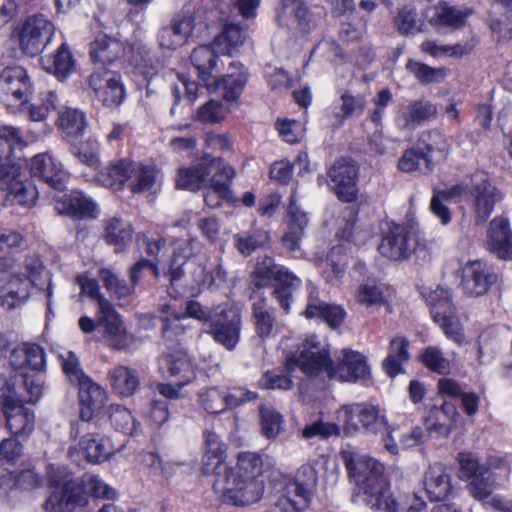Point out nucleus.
Wrapping results in <instances>:
<instances>
[{
	"instance_id": "nucleus-1",
	"label": "nucleus",
	"mask_w": 512,
	"mask_h": 512,
	"mask_svg": "<svg viewBox=\"0 0 512 512\" xmlns=\"http://www.w3.org/2000/svg\"><path fill=\"white\" fill-rule=\"evenodd\" d=\"M341 362L335 366L329 350L322 345L318 337H308L295 353L286 359V369L293 371L298 367L306 376L317 377L326 372L329 379L340 381H356L365 379L369 375V367L365 357L352 350H343Z\"/></svg>"
},
{
	"instance_id": "nucleus-2",
	"label": "nucleus",
	"mask_w": 512,
	"mask_h": 512,
	"mask_svg": "<svg viewBox=\"0 0 512 512\" xmlns=\"http://www.w3.org/2000/svg\"><path fill=\"white\" fill-rule=\"evenodd\" d=\"M341 457L358 494L363 496V502L367 506L373 510L398 512L399 504L390 491L382 463L360 454L352 447L342 450Z\"/></svg>"
},
{
	"instance_id": "nucleus-3",
	"label": "nucleus",
	"mask_w": 512,
	"mask_h": 512,
	"mask_svg": "<svg viewBox=\"0 0 512 512\" xmlns=\"http://www.w3.org/2000/svg\"><path fill=\"white\" fill-rule=\"evenodd\" d=\"M49 483L53 490L43 504L47 512L67 509L71 506H85L89 495L112 499L116 494L112 488L93 474H85L81 480H61L54 474H50Z\"/></svg>"
},
{
	"instance_id": "nucleus-4",
	"label": "nucleus",
	"mask_w": 512,
	"mask_h": 512,
	"mask_svg": "<svg viewBox=\"0 0 512 512\" xmlns=\"http://www.w3.org/2000/svg\"><path fill=\"white\" fill-rule=\"evenodd\" d=\"M256 287L262 288L275 282L273 295L287 313L290 309L293 291L302 283L301 279L286 267L275 264L271 257L265 256L259 260L252 273Z\"/></svg>"
},
{
	"instance_id": "nucleus-5",
	"label": "nucleus",
	"mask_w": 512,
	"mask_h": 512,
	"mask_svg": "<svg viewBox=\"0 0 512 512\" xmlns=\"http://www.w3.org/2000/svg\"><path fill=\"white\" fill-rule=\"evenodd\" d=\"M55 32L53 22L44 14L28 16L14 30L20 50L31 57L40 54Z\"/></svg>"
},
{
	"instance_id": "nucleus-6",
	"label": "nucleus",
	"mask_w": 512,
	"mask_h": 512,
	"mask_svg": "<svg viewBox=\"0 0 512 512\" xmlns=\"http://www.w3.org/2000/svg\"><path fill=\"white\" fill-rule=\"evenodd\" d=\"M216 490L223 495L224 501L235 506H244L257 502L263 492V485L253 476L241 477V474H232L226 471L216 476L214 482Z\"/></svg>"
},
{
	"instance_id": "nucleus-7",
	"label": "nucleus",
	"mask_w": 512,
	"mask_h": 512,
	"mask_svg": "<svg viewBox=\"0 0 512 512\" xmlns=\"http://www.w3.org/2000/svg\"><path fill=\"white\" fill-rule=\"evenodd\" d=\"M316 484V469L310 464L302 465L297 471L295 481L287 486V493L294 495L298 500L282 496L270 506L267 512H297L310 501Z\"/></svg>"
},
{
	"instance_id": "nucleus-8",
	"label": "nucleus",
	"mask_w": 512,
	"mask_h": 512,
	"mask_svg": "<svg viewBox=\"0 0 512 512\" xmlns=\"http://www.w3.org/2000/svg\"><path fill=\"white\" fill-rule=\"evenodd\" d=\"M469 194L472 198L471 207L475 223L484 225L495 205L503 199V194L483 172H477L472 176Z\"/></svg>"
},
{
	"instance_id": "nucleus-9",
	"label": "nucleus",
	"mask_w": 512,
	"mask_h": 512,
	"mask_svg": "<svg viewBox=\"0 0 512 512\" xmlns=\"http://www.w3.org/2000/svg\"><path fill=\"white\" fill-rule=\"evenodd\" d=\"M257 397L256 392L242 387L229 391L219 387H204L198 392V403L207 413L220 414L246 402L254 401Z\"/></svg>"
},
{
	"instance_id": "nucleus-10",
	"label": "nucleus",
	"mask_w": 512,
	"mask_h": 512,
	"mask_svg": "<svg viewBox=\"0 0 512 512\" xmlns=\"http://www.w3.org/2000/svg\"><path fill=\"white\" fill-rule=\"evenodd\" d=\"M77 386L81 410L80 420L71 425V436L73 438L80 437L82 432L89 429L90 420L104 407L107 401L105 389L93 382L90 378L82 381Z\"/></svg>"
},
{
	"instance_id": "nucleus-11",
	"label": "nucleus",
	"mask_w": 512,
	"mask_h": 512,
	"mask_svg": "<svg viewBox=\"0 0 512 512\" xmlns=\"http://www.w3.org/2000/svg\"><path fill=\"white\" fill-rule=\"evenodd\" d=\"M427 302L431 306L434 321L441 326L446 336L461 344L464 341V335L460 322L455 316V307L449 292L443 288H437L429 293Z\"/></svg>"
},
{
	"instance_id": "nucleus-12",
	"label": "nucleus",
	"mask_w": 512,
	"mask_h": 512,
	"mask_svg": "<svg viewBox=\"0 0 512 512\" xmlns=\"http://www.w3.org/2000/svg\"><path fill=\"white\" fill-rule=\"evenodd\" d=\"M103 313L100 314L99 323L104 327V337L109 347L116 351L131 352L142 343L136 335L129 333L124 326L121 316L114 306L102 303Z\"/></svg>"
},
{
	"instance_id": "nucleus-13",
	"label": "nucleus",
	"mask_w": 512,
	"mask_h": 512,
	"mask_svg": "<svg viewBox=\"0 0 512 512\" xmlns=\"http://www.w3.org/2000/svg\"><path fill=\"white\" fill-rule=\"evenodd\" d=\"M242 317L240 309L229 306L210 319L208 333L227 350H234L240 340Z\"/></svg>"
},
{
	"instance_id": "nucleus-14",
	"label": "nucleus",
	"mask_w": 512,
	"mask_h": 512,
	"mask_svg": "<svg viewBox=\"0 0 512 512\" xmlns=\"http://www.w3.org/2000/svg\"><path fill=\"white\" fill-rule=\"evenodd\" d=\"M359 167L349 158L337 159L328 170L330 187L342 202L351 203L357 199Z\"/></svg>"
},
{
	"instance_id": "nucleus-15",
	"label": "nucleus",
	"mask_w": 512,
	"mask_h": 512,
	"mask_svg": "<svg viewBox=\"0 0 512 512\" xmlns=\"http://www.w3.org/2000/svg\"><path fill=\"white\" fill-rule=\"evenodd\" d=\"M88 85L103 105L113 108L119 106L125 98L121 77L113 71L100 69L88 77Z\"/></svg>"
},
{
	"instance_id": "nucleus-16",
	"label": "nucleus",
	"mask_w": 512,
	"mask_h": 512,
	"mask_svg": "<svg viewBox=\"0 0 512 512\" xmlns=\"http://www.w3.org/2000/svg\"><path fill=\"white\" fill-rule=\"evenodd\" d=\"M0 187L7 191L11 201L21 206H33L38 197L35 185L32 181L21 179L20 167L16 164L0 170Z\"/></svg>"
},
{
	"instance_id": "nucleus-17",
	"label": "nucleus",
	"mask_w": 512,
	"mask_h": 512,
	"mask_svg": "<svg viewBox=\"0 0 512 512\" xmlns=\"http://www.w3.org/2000/svg\"><path fill=\"white\" fill-rule=\"evenodd\" d=\"M415 245V237L407 227L395 225L382 238L378 250L382 256L399 261L408 259L414 252Z\"/></svg>"
},
{
	"instance_id": "nucleus-18",
	"label": "nucleus",
	"mask_w": 512,
	"mask_h": 512,
	"mask_svg": "<svg viewBox=\"0 0 512 512\" xmlns=\"http://www.w3.org/2000/svg\"><path fill=\"white\" fill-rule=\"evenodd\" d=\"M496 281L497 275L482 261H471L463 267L461 286L470 297L486 294Z\"/></svg>"
},
{
	"instance_id": "nucleus-19",
	"label": "nucleus",
	"mask_w": 512,
	"mask_h": 512,
	"mask_svg": "<svg viewBox=\"0 0 512 512\" xmlns=\"http://www.w3.org/2000/svg\"><path fill=\"white\" fill-rule=\"evenodd\" d=\"M276 20L279 26L302 34L309 33L316 26L313 15L300 0H281Z\"/></svg>"
},
{
	"instance_id": "nucleus-20",
	"label": "nucleus",
	"mask_w": 512,
	"mask_h": 512,
	"mask_svg": "<svg viewBox=\"0 0 512 512\" xmlns=\"http://www.w3.org/2000/svg\"><path fill=\"white\" fill-rule=\"evenodd\" d=\"M191 64L197 72L198 79L211 89L213 82L222 71L224 63L210 45H200L190 56Z\"/></svg>"
},
{
	"instance_id": "nucleus-21",
	"label": "nucleus",
	"mask_w": 512,
	"mask_h": 512,
	"mask_svg": "<svg viewBox=\"0 0 512 512\" xmlns=\"http://www.w3.org/2000/svg\"><path fill=\"white\" fill-rule=\"evenodd\" d=\"M30 172L32 176L42 179L55 190L65 189L68 174L63 170L61 163L48 153L38 154L31 159Z\"/></svg>"
},
{
	"instance_id": "nucleus-22",
	"label": "nucleus",
	"mask_w": 512,
	"mask_h": 512,
	"mask_svg": "<svg viewBox=\"0 0 512 512\" xmlns=\"http://www.w3.org/2000/svg\"><path fill=\"white\" fill-rule=\"evenodd\" d=\"M344 411L348 421L357 420L369 433L379 434L387 430V418L376 405L367 402L356 403L346 405Z\"/></svg>"
},
{
	"instance_id": "nucleus-23",
	"label": "nucleus",
	"mask_w": 512,
	"mask_h": 512,
	"mask_svg": "<svg viewBox=\"0 0 512 512\" xmlns=\"http://www.w3.org/2000/svg\"><path fill=\"white\" fill-rule=\"evenodd\" d=\"M0 87L5 93L21 101V106L26 105V101L33 90V84L27 71L18 65L7 66L2 70L0 73Z\"/></svg>"
},
{
	"instance_id": "nucleus-24",
	"label": "nucleus",
	"mask_w": 512,
	"mask_h": 512,
	"mask_svg": "<svg viewBox=\"0 0 512 512\" xmlns=\"http://www.w3.org/2000/svg\"><path fill=\"white\" fill-rule=\"evenodd\" d=\"M247 80L248 73L242 64L232 61L227 68L226 74H218L211 89L221 92L227 101H234L242 93Z\"/></svg>"
},
{
	"instance_id": "nucleus-25",
	"label": "nucleus",
	"mask_w": 512,
	"mask_h": 512,
	"mask_svg": "<svg viewBox=\"0 0 512 512\" xmlns=\"http://www.w3.org/2000/svg\"><path fill=\"white\" fill-rule=\"evenodd\" d=\"M487 245L497 257L512 260V231L507 218L499 216L490 222Z\"/></svg>"
},
{
	"instance_id": "nucleus-26",
	"label": "nucleus",
	"mask_w": 512,
	"mask_h": 512,
	"mask_svg": "<svg viewBox=\"0 0 512 512\" xmlns=\"http://www.w3.org/2000/svg\"><path fill=\"white\" fill-rule=\"evenodd\" d=\"M4 408L7 428L13 437L28 438L35 427L34 412L25 407L19 401L9 404Z\"/></svg>"
},
{
	"instance_id": "nucleus-27",
	"label": "nucleus",
	"mask_w": 512,
	"mask_h": 512,
	"mask_svg": "<svg viewBox=\"0 0 512 512\" xmlns=\"http://www.w3.org/2000/svg\"><path fill=\"white\" fill-rule=\"evenodd\" d=\"M55 209L59 214L68 215L75 219L95 218L97 205L80 191H72L63 195L55 203Z\"/></svg>"
},
{
	"instance_id": "nucleus-28",
	"label": "nucleus",
	"mask_w": 512,
	"mask_h": 512,
	"mask_svg": "<svg viewBox=\"0 0 512 512\" xmlns=\"http://www.w3.org/2000/svg\"><path fill=\"white\" fill-rule=\"evenodd\" d=\"M10 364L19 374L38 372L45 364L43 349L36 344H23L12 350Z\"/></svg>"
},
{
	"instance_id": "nucleus-29",
	"label": "nucleus",
	"mask_w": 512,
	"mask_h": 512,
	"mask_svg": "<svg viewBox=\"0 0 512 512\" xmlns=\"http://www.w3.org/2000/svg\"><path fill=\"white\" fill-rule=\"evenodd\" d=\"M424 487L431 501H442L452 491L451 477L440 463L431 465L425 472Z\"/></svg>"
},
{
	"instance_id": "nucleus-30",
	"label": "nucleus",
	"mask_w": 512,
	"mask_h": 512,
	"mask_svg": "<svg viewBox=\"0 0 512 512\" xmlns=\"http://www.w3.org/2000/svg\"><path fill=\"white\" fill-rule=\"evenodd\" d=\"M460 414L457 407L451 402H444L440 407L434 406L427 419V430L447 437L456 426Z\"/></svg>"
},
{
	"instance_id": "nucleus-31",
	"label": "nucleus",
	"mask_w": 512,
	"mask_h": 512,
	"mask_svg": "<svg viewBox=\"0 0 512 512\" xmlns=\"http://www.w3.org/2000/svg\"><path fill=\"white\" fill-rule=\"evenodd\" d=\"M134 163L128 159L111 162L99 172L97 179L103 186L119 190L126 182H131L133 179V172L136 171Z\"/></svg>"
},
{
	"instance_id": "nucleus-32",
	"label": "nucleus",
	"mask_w": 512,
	"mask_h": 512,
	"mask_svg": "<svg viewBox=\"0 0 512 512\" xmlns=\"http://www.w3.org/2000/svg\"><path fill=\"white\" fill-rule=\"evenodd\" d=\"M210 176L208 153L196 165L180 168L176 176V185L180 189L197 191L205 187Z\"/></svg>"
},
{
	"instance_id": "nucleus-33",
	"label": "nucleus",
	"mask_w": 512,
	"mask_h": 512,
	"mask_svg": "<svg viewBox=\"0 0 512 512\" xmlns=\"http://www.w3.org/2000/svg\"><path fill=\"white\" fill-rule=\"evenodd\" d=\"M24 267L27 273V281L39 290L46 292L47 310L52 312V295L53 287L50 273L45 269L43 262L36 255L27 256L24 262Z\"/></svg>"
},
{
	"instance_id": "nucleus-34",
	"label": "nucleus",
	"mask_w": 512,
	"mask_h": 512,
	"mask_svg": "<svg viewBox=\"0 0 512 512\" xmlns=\"http://www.w3.org/2000/svg\"><path fill=\"white\" fill-rule=\"evenodd\" d=\"M206 453L203 457V473L207 475L221 476L226 471V463L223 460V445L220 437L212 432H205Z\"/></svg>"
},
{
	"instance_id": "nucleus-35",
	"label": "nucleus",
	"mask_w": 512,
	"mask_h": 512,
	"mask_svg": "<svg viewBox=\"0 0 512 512\" xmlns=\"http://www.w3.org/2000/svg\"><path fill=\"white\" fill-rule=\"evenodd\" d=\"M161 367L168 373V377L175 379L179 388L195 379L193 365L185 354L176 353L164 356Z\"/></svg>"
},
{
	"instance_id": "nucleus-36",
	"label": "nucleus",
	"mask_w": 512,
	"mask_h": 512,
	"mask_svg": "<svg viewBox=\"0 0 512 512\" xmlns=\"http://www.w3.org/2000/svg\"><path fill=\"white\" fill-rule=\"evenodd\" d=\"M108 379L112 389L123 397L132 396L140 385L137 370L125 365H118L110 369Z\"/></svg>"
},
{
	"instance_id": "nucleus-37",
	"label": "nucleus",
	"mask_w": 512,
	"mask_h": 512,
	"mask_svg": "<svg viewBox=\"0 0 512 512\" xmlns=\"http://www.w3.org/2000/svg\"><path fill=\"white\" fill-rule=\"evenodd\" d=\"M98 277L105 289L118 301L119 306L129 305L134 296V289L111 268H101Z\"/></svg>"
},
{
	"instance_id": "nucleus-38",
	"label": "nucleus",
	"mask_w": 512,
	"mask_h": 512,
	"mask_svg": "<svg viewBox=\"0 0 512 512\" xmlns=\"http://www.w3.org/2000/svg\"><path fill=\"white\" fill-rule=\"evenodd\" d=\"M208 166L211 178L208 180L209 187L215 189L220 195H230V184L235 176L232 166L223 162L219 157L208 154Z\"/></svg>"
},
{
	"instance_id": "nucleus-39",
	"label": "nucleus",
	"mask_w": 512,
	"mask_h": 512,
	"mask_svg": "<svg viewBox=\"0 0 512 512\" xmlns=\"http://www.w3.org/2000/svg\"><path fill=\"white\" fill-rule=\"evenodd\" d=\"M123 50L118 40L105 34L98 35L90 44V57L94 63L107 65L118 59Z\"/></svg>"
},
{
	"instance_id": "nucleus-40",
	"label": "nucleus",
	"mask_w": 512,
	"mask_h": 512,
	"mask_svg": "<svg viewBox=\"0 0 512 512\" xmlns=\"http://www.w3.org/2000/svg\"><path fill=\"white\" fill-rule=\"evenodd\" d=\"M80 447L85 452L87 459L93 463L107 460L114 450L108 438L94 432H88L81 437Z\"/></svg>"
},
{
	"instance_id": "nucleus-41",
	"label": "nucleus",
	"mask_w": 512,
	"mask_h": 512,
	"mask_svg": "<svg viewBox=\"0 0 512 512\" xmlns=\"http://www.w3.org/2000/svg\"><path fill=\"white\" fill-rule=\"evenodd\" d=\"M132 235L131 225L120 218H110L105 223L103 237L108 245L114 247L115 252L123 251L131 243Z\"/></svg>"
},
{
	"instance_id": "nucleus-42",
	"label": "nucleus",
	"mask_w": 512,
	"mask_h": 512,
	"mask_svg": "<svg viewBox=\"0 0 512 512\" xmlns=\"http://www.w3.org/2000/svg\"><path fill=\"white\" fill-rule=\"evenodd\" d=\"M305 316L307 318L322 319L331 328H336L343 322L345 312L340 306L313 298L307 304Z\"/></svg>"
},
{
	"instance_id": "nucleus-43",
	"label": "nucleus",
	"mask_w": 512,
	"mask_h": 512,
	"mask_svg": "<svg viewBox=\"0 0 512 512\" xmlns=\"http://www.w3.org/2000/svg\"><path fill=\"white\" fill-rule=\"evenodd\" d=\"M408 341L404 337L396 336L390 341L388 355L382 366L390 377H395L402 372V363L409 359Z\"/></svg>"
},
{
	"instance_id": "nucleus-44",
	"label": "nucleus",
	"mask_w": 512,
	"mask_h": 512,
	"mask_svg": "<svg viewBox=\"0 0 512 512\" xmlns=\"http://www.w3.org/2000/svg\"><path fill=\"white\" fill-rule=\"evenodd\" d=\"M44 69L64 80L74 69V59L66 44H62L56 54L42 59Z\"/></svg>"
},
{
	"instance_id": "nucleus-45",
	"label": "nucleus",
	"mask_w": 512,
	"mask_h": 512,
	"mask_svg": "<svg viewBox=\"0 0 512 512\" xmlns=\"http://www.w3.org/2000/svg\"><path fill=\"white\" fill-rule=\"evenodd\" d=\"M437 114V108L425 99L412 101L402 114L404 128H413L425 121L433 119Z\"/></svg>"
},
{
	"instance_id": "nucleus-46",
	"label": "nucleus",
	"mask_w": 512,
	"mask_h": 512,
	"mask_svg": "<svg viewBox=\"0 0 512 512\" xmlns=\"http://www.w3.org/2000/svg\"><path fill=\"white\" fill-rule=\"evenodd\" d=\"M497 485L494 475L488 470L470 479L467 490L477 501L481 502L485 509H489L487 502L491 499Z\"/></svg>"
},
{
	"instance_id": "nucleus-47",
	"label": "nucleus",
	"mask_w": 512,
	"mask_h": 512,
	"mask_svg": "<svg viewBox=\"0 0 512 512\" xmlns=\"http://www.w3.org/2000/svg\"><path fill=\"white\" fill-rule=\"evenodd\" d=\"M252 310L257 335L262 339L268 338L275 323L274 309L265 298H259L252 304Z\"/></svg>"
},
{
	"instance_id": "nucleus-48",
	"label": "nucleus",
	"mask_w": 512,
	"mask_h": 512,
	"mask_svg": "<svg viewBox=\"0 0 512 512\" xmlns=\"http://www.w3.org/2000/svg\"><path fill=\"white\" fill-rule=\"evenodd\" d=\"M469 15V10H461L455 6H450L446 2H439L435 6L433 20L435 24L447 26L456 30L465 25Z\"/></svg>"
},
{
	"instance_id": "nucleus-49",
	"label": "nucleus",
	"mask_w": 512,
	"mask_h": 512,
	"mask_svg": "<svg viewBox=\"0 0 512 512\" xmlns=\"http://www.w3.org/2000/svg\"><path fill=\"white\" fill-rule=\"evenodd\" d=\"M123 52H125L131 64L141 69L146 77H152L156 73L152 66L151 52L142 41H131Z\"/></svg>"
},
{
	"instance_id": "nucleus-50",
	"label": "nucleus",
	"mask_w": 512,
	"mask_h": 512,
	"mask_svg": "<svg viewBox=\"0 0 512 512\" xmlns=\"http://www.w3.org/2000/svg\"><path fill=\"white\" fill-rule=\"evenodd\" d=\"M58 121L65 137L69 139L82 135L87 126L83 112L77 109H66L60 114Z\"/></svg>"
},
{
	"instance_id": "nucleus-51",
	"label": "nucleus",
	"mask_w": 512,
	"mask_h": 512,
	"mask_svg": "<svg viewBox=\"0 0 512 512\" xmlns=\"http://www.w3.org/2000/svg\"><path fill=\"white\" fill-rule=\"evenodd\" d=\"M421 162L425 164V173L432 171V160L427 157L422 147H413L406 149L398 160V168L402 172L411 173L420 169Z\"/></svg>"
},
{
	"instance_id": "nucleus-52",
	"label": "nucleus",
	"mask_w": 512,
	"mask_h": 512,
	"mask_svg": "<svg viewBox=\"0 0 512 512\" xmlns=\"http://www.w3.org/2000/svg\"><path fill=\"white\" fill-rule=\"evenodd\" d=\"M133 179L129 182V188L133 193H142L150 190L156 181L157 170L154 165L134 163Z\"/></svg>"
},
{
	"instance_id": "nucleus-53",
	"label": "nucleus",
	"mask_w": 512,
	"mask_h": 512,
	"mask_svg": "<svg viewBox=\"0 0 512 512\" xmlns=\"http://www.w3.org/2000/svg\"><path fill=\"white\" fill-rule=\"evenodd\" d=\"M263 461L257 453L243 452L238 456L236 468H228V472L232 474H241V477L248 478L253 476L258 479L262 473Z\"/></svg>"
},
{
	"instance_id": "nucleus-54",
	"label": "nucleus",
	"mask_w": 512,
	"mask_h": 512,
	"mask_svg": "<svg viewBox=\"0 0 512 512\" xmlns=\"http://www.w3.org/2000/svg\"><path fill=\"white\" fill-rule=\"evenodd\" d=\"M417 145L422 147L429 158L434 152H438L442 158H446L449 152V145L445 137L436 130L421 133Z\"/></svg>"
},
{
	"instance_id": "nucleus-55",
	"label": "nucleus",
	"mask_w": 512,
	"mask_h": 512,
	"mask_svg": "<svg viewBox=\"0 0 512 512\" xmlns=\"http://www.w3.org/2000/svg\"><path fill=\"white\" fill-rule=\"evenodd\" d=\"M406 69L424 85L442 81L446 76L444 68H433L412 59L407 62Z\"/></svg>"
},
{
	"instance_id": "nucleus-56",
	"label": "nucleus",
	"mask_w": 512,
	"mask_h": 512,
	"mask_svg": "<svg viewBox=\"0 0 512 512\" xmlns=\"http://www.w3.org/2000/svg\"><path fill=\"white\" fill-rule=\"evenodd\" d=\"M387 291L381 284H364L358 289L357 301L367 307H378L387 302Z\"/></svg>"
},
{
	"instance_id": "nucleus-57",
	"label": "nucleus",
	"mask_w": 512,
	"mask_h": 512,
	"mask_svg": "<svg viewBox=\"0 0 512 512\" xmlns=\"http://www.w3.org/2000/svg\"><path fill=\"white\" fill-rule=\"evenodd\" d=\"M421 362L432 372L447 374L451 369L450 361L443 356L442 351L433 346L423 350L420 355Z\"/></svg>"
},
{
	"instance_id": "nucleus-58",
	"label": "nucleus",
	"mask_w": 512,
	"mask_h": 512,
	"mask_svg": "<svg viewBox=\"0 0 512 512\" xmlns=\"http://www.w3.org/2000/svg\"><path fill=\"white\" fill-rule=\"evenodd\" d=\"M57 95L53 91L43 93L42 102L23 106L28 117L34 122H44L51 110L56 109Z\"/></svg>"
},
{
	"instance_id": "nucleus-59",
	"label": "nucleus",
	"mask_w": 512,
	"mask_h": 512,
	"mask_svg": "<svg viewBox=\"0 0 512 512\" xmlns=\"http://www.w3.org/2000/svg\"><path fill=\"white\" fill-rule=\"evenodd\" d=\"M395 26L402 35H412L420 32L421 23L414 8L403 7L394 20Z\"/></svg>"
},
{
	"instance_id": "nucleus-60",
	"label": "nucleus",
	"mask_w": 512,
	"mask_h": 512,
	"mask_svg": "<svg viewBox=\"0 0 512 512\" xmlns=\"http://www.w3.org/2000/svg\"><path fill=\"white\" fill-rule=\"evenodd\" d=\"M340 113H336L335 117L340 121L351 117L354 114H361L366 107V99L362 95L354 96L348 91L341 95Z\"/></svg>"
},
{
	"instance_id": "nucleus-61",
	"label": "nucleus",
	"mask_w": 512,
	"mask_h": 512,
	"mask_svg": "<svg viewBox=\"0 0 512 512\" xmlns=\"http://www.w3.org/2000/svg\"><path fill=\"white\" fill-rule=\"evenodd\" d=\"M110 421L116 430L125 434L131 435L136 431V423L132 413L120 405L111 407Z\"/></svg>"
},
{
	"instance_id": "nucleus-62",
	"label": "nucleus",
	"mask_w": 512,
	"mask_h": 512,
	"mask_svg": "<svg viewBox=\"0 0 512 512\" xmlns=\"http://www.w3.org/2000/svg\"><path fill=\"white\" fill-rule=\"evenodd\" d=\"M261 429L264 436L269 439L277 437L280 432L282 417L270 408L261 407Z\"/></svg>"
},
{
	"instance_id": "nucleus-63",
	"label": "nucleus",
	"mask_w": 512,
	"mask_h": 512,
	"mask_svg": "<svg viewBox=\"0 0 512 512\" xmlns=\"http://www.w3.org/2000/svg\"><path fill=\"white\" fill-rule=\"evenodd\" d=\"M24 145L21 131L13 126L0 127V147L9 157L12 150Z\"/></svg>"
},
{
	"instance_id": "nucleus-64",
	"label": "nucleus",
	"mask_w": 512,
	"mask_h": 512,
	"mask_svg": "<svg viewBox=\"0 0 512 512\" xmlns=\"http://www.w3.org/2000/svg\"><path fill=\"white\" fill-rule=\"evenodd\" d=\"M457 459L460 465V472L467 479H472L481 474V472L488 470V468L479 463L478 458L472 453H459Z\"/></svg>"
}]
</instances>
